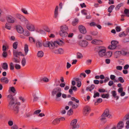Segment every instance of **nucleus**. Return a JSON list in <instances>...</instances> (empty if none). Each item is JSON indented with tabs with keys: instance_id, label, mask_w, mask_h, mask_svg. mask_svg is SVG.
<instances>
[{
	"instance_id": "1",
	"label": "nucleus",
	"mask_w": 129,
	"mask_h": 129,
	"mask_svg": "<svg viewBox=\"0 0 129 129\" xmlns=\"http://www.w3.org/2000/svg\"><path fill=\"white\" fill-rule=\"evenodd\" d=\"M8 98L10 100L9 103V106L10 108L12 109L15 114H17L19 110V106L16 105L14 101L15 99L13 96L11 94H9L8 96Z\"/></svg>"
},
{
	"instance_id": "2",
	"label": "nucleus",
	"mask_w": 129,
	"mask_h": 129,
	"mask_svg": "<svg viewBox=\"0 0 129 129\" xmlns=\"http://www.w3.org/2000/svg\"><path fill=\"white\" fill-rule=\"evenodd\" d=\"M63 44V42L60 40H58L54 41V42L47 41L43 43V45L44 46L46 47H49L51 49H53L55 47H57V45H61Z\"/></svg>"
},
{
	"instance_id": "3",
	"label": "nucleus",
	"mask_w": 129,
	"mask_h": 129,
	"mask_svg": "<svg viewBox=\"0 0 129 129\" xmlns=\"http://www.w3.org/2000/svg\"><path fill=\"white\" fill-rule=\"evenodd\" d=\"M13 54L14 57L12 58V59L13 61L15 63H19L20 62V58L19 56H24L21 52H18L15 50H13Z\"/></svg>"
},
{
	"instance_id": "4",
	"label": "nucleus",
	"mask_w": 129,
	"mask_h": 129,
	"mask_svg": "<svg viewBox=\"0 0 129 129\" xmlns=\"http://www.w3.org/2000/svg\"><path fill=\"white\" fill-rule=\"evenodd\" d=\"M60 30L59 32L60 36L62 37H66L68 35V28L67 26L64 25L60 27Z\"/></svg>"
},
{
	"instance_id": "5",
	"label": "nucleus",
	"mask_w": 129,
	"mask_h": 129,
	"mask_svg": "<svg viewBox=\"0 0 129 129\" xmlns=\"http://www.w3.org/2000/svg\"><path fill=\"white\" fill-rule=\"evenodd\" d=\"M98 54L100 57H102L105 55L106 52V48L104 47H100L98 48Z\"/></svg>"
},
{
	"instance_id": "6",
	"label": "nucleus",
	"mask_w": 129,
	"mask_h": 129,
	"mask_svg": "<svg viewBox=\"0 0 129 129\" xmlns=\"http://www.w3.org/2000/svg\"><path fill=\"white\" fill-rule=\"evenodd\" d=\"M77 121L76 119L73 120L71 122L70 125L72 129H77L79 127V124L77 123Z\"/></svg>"
},
{
	"instance_id": "7",
	"label": "nucleus",
	"mask_w": 129,
	"mask_h": 129,
	"mask_svg": "<svg viewBox=\"0 0 129 129\" xmlns=\"http://www.w3.org/2000/svg\"><path fill=\"white\" fill-rule=\"evenodd\" d=\"M17 18L22 22H25L26 24L28 23V20L24 16L20 14H17L16 15Z\"/></svg>"
},
{
	"instance_id": "8",
	"label": "nucleus",
	"mask_w": 129,
	"mask_h": 129,
	"mask_svg": "<svg viewBox=\"0 0 129 129\" xmlns=\"http://www.w3.org/2000/svg\"><path fill=\"white\" fill-rule=\"evenodd\" d=\"M118 43V42L117 41H112L111 42V45L109 46L108 48L110 49H115L116 48Z\"/></svg>"
},
{
	"instance_id": "9",
	"label": "nucleus",
	"mask_w": 129,
	"mask_h": 129,
	"mask_svg": "<svg viewBox=\"0 0 129 129\" xmlns=\"http://www.w3.org/2000/svg\"><path fill=\"white\" fill-rule=\"evenodd\" d=\"M6 19L8 22L10 23H14L16 20L15 18L10 15H8L7 16Z\"/></svg>"
},
{
	"instance_id": "10",
	"label": "nucleus",
	"mask_w": 129,
	"mask_h": 129,
	"mask_svg": "<svg viewBox=\"0 0 129 129\" xmlns=\"http://www.w3.org/2000/svg\"><path fill=\"white\" fill-rule=\"evenodd\" d=\"M102 116H105L108 118H111L112 117V116L110 113L108 109H106L102 114Z\"/></svg>"
},
{
	"instance_id": "11",
	"label": "nucleus",
	"mask_w": 129,
	"mask_h": 129,
	"mask_svg": "<svg viewBox=\"0 0 129 129\" xmlns=\"http://www.w3.org/2000/svg\"><path fill=\"white\" fill-rule=\"evenodd\" d=\"M79 43L80 46L83 47H86L88 45L87 41L85 40L80 41L79 42Z\"/></svg>"
},
{
	"instance_id": "12",
	"label": "nucleus",
	"mask_w": 129,
	"mask_h": 129,
	"mask_svg": "<svg viewBox=\"0 0 129 129\" xmlns=\"http://www.w3.org/2000/svg\"><path fill=\"white\" fill-rule=\"evenodd\" d=\"M79 29L81 33L83 34H85L87 31L84 26L82 25H80L79 26Z\"/></svg>"
},
{
	"instance_id": "13",
	"label": "nucleus",
	"mask_w": 129,
	"mask_h": 129,
	"mask_svg": "<svg viewBox=\"0 0 129 129\" xmlns=\"http://www.w3.org/2000/svg\"><path fill=\"white\" fill-rule=\"evenodd\" d=\"M61 88L59 87H57L54 89L52 91L51 93L52 95H54L57 93H58L59 92H61Z\"/></svg>"
},
{
	"instance_id": "14",
	"label": "nucleus",
	"mask_w": 129,
	"mask_h": 129,
	"mask_svg": "<svg viewBox=\"0 0 129 129\" xmlns=\"http://www.w3.org/2000/svg\"><path fill=\"white\" fill-rule=\"evenodd\" d=\"M16 29L17 31L20 34H22L24 32L23 28L22 26L18 25L16 26Z\"/></svg>"
},
{
	"instance_id": "15",
	"label": "nucleus",
	"mask_w": 129,
	"mask_h": 129,
	"mask_svg": "<svg viewBox=\"0 0 129 129\" xmlns=\"http://www.w3.org/2000/svg\"><path fill=\"white\" fill-rule=\"evenodd\" d=\"M90 109V108L88 106H86L83 109V114L85 116H87L89 113V111Z\"/></svg>"
},
{
	"instance_id": "16",
	"label": "nucleus",
	"mask_w": 129,
	"mask_h": 129,
	"mask_svg": "<svg viewBox=\"0 0 129 129\" xmlns=\"http://www.w3.org/2000/svg\"><path fill=\"white\" fill-rule=\"evenodd\" d=\"M1 81L5 84H7L9 82V80L6 77H3L0 79Z\"/></svg>"
},
{
	"instance_id": "17",
	"label": "nucleus",
	"mask_w": 129,
	"mask_h": 129,
	"mask_svg": "<svg viewBox=\"0 0 129 129\" xmlns=\"http://www.w3.org/2000/svg\"><path fill=\"white\" fill-rule=\"evenodd\" d=\"M58 6H56L54 12V17L55 18L57 19L58 15Z\"/></svg>"
},
{
	"instance_id": "18",
	"label": "nucleus",
	"mask_w": 129,
	"mask_h": 129,
	"mask_svg": "<svg viewBox=\"0 0 129 129\" xmlns=\"http://www.w3.org/2000/svg\"><path fill=\"white\" fill-rule=\"evenodd\" d=\"M123 127V123L122 121H119L118 123L117 127L118 129H121Z\"/></svg>"
},
{
	"instance_id": "19",
	"label": "nucleus",
	"mask_w": 129,
	"mask_h": 129,
	"mask_svg": "<svg viewBox=\"0 0 129 129\" xmlns=\"http://www.w3.org/2000/svg\"><path fill=\"white\" fill-rule=\"evenodd\" d=\"M27 28L30 30L34 31L35 29V27L32 25H27L26 26Z\"/></svg>"
},
{
	"instance_id": "20",
	"label": "nucleus",
	"mask_w": 129,
	"mask_h": 129,
	"mask_svg": "<svg viewBox=\"0 0 129 129\" xmlns=\"http://www.w3.org/2000/svg\"><path fill=\"white\" fill-rule=\"evenodd\" d=\"M112 94L113 96L115 98H116V100H117L119 99V97L118 96H116V91H115L113 90L112 91Z\"/></svg>"
},
{
	"instance_id": "21",
	"label": "nucleus",
	"mask_w": 129,
	"mask_h": 129,
	"mask_svg": "<svg viewBox=\"0 0 129 129\" xmlns=\"http://www.w3.org/2000/svg\"><path fill=\"white\" fill-rule=\"evenodd\" d=\"M59 119L58 118L55 119L52 122V124L54 125H56L59 124Z\"/></svg>"
},
{
	"instance_id": "22",
	"label": "nucleus",
	"mask_w": 129,
	"mask_h": 129,
	"mask_svg": "<svg viewBox=\"0 0 129 129\" xmlns=\"http://www.w3.org/2000/svg\"><path fill=\"white\" fill-rule=\"evenodd\" d=\"M24 50L25 52V55L27 54L28 51V46L26 44H25L24 45Z\"/></svg>"
},
{
	"instance_id": "23",
	"label": "nucleus",
	"mask_w": 129,
	"mask_h": 129,
	"mask_svg": "<svg viewBox=\"0 0 129 129\" xmlns=\"http://www.w3.org/2000/svg\"><path fill=\"white\" fill-rule=\"evenodd\" d=\"M102 42V41L100 40L94 39L91 41V43L94 44H99V43Z\"/></svg>"
},
{
	"instance_id": "24",
	"label": "nucleus",
	"mask_w": 129,
	"mask_h": 129,
	"mask_svg": "<svg viewBox=\"0 0 129 129\" xmlns=\"http://www.w3.org/2000/svg\"><path fill=\"white\" fill-rule=\"evenodd\" d=\"M44 55V53L42 51H40L38 52L37 55L38 56L39 58H41Z\"/></svg>"
},
{
	"instance_id": "25",
	"label": "nucleus",
	"mask_w": 129,
	"mask_h": 129,
	"mask_svg": "<svg viewBox=\"0 0 129 129\" xmlns=\"http://www.w3.org/2000/svg\"><path fill=\"white\" fill-rule=\"evenodd\" d=\"M2 68L6 70H7L8 69V66L7 63L5 62L3 63Z\"/></svg>"
},
{
	"instance_id": "26",
	"label": "nucleus",
	"mask_w": 129,
	"mask_h": 129,
	"mask_svg": "<svg viewBox=\"0 0 129 129\" xmlns=\"http://www.w3.org/2000/svg\"><path fill=\"white\" fill-rule=\"evenodd\" d=\"M112 55V52L111 51H109L105 52V55L106 56V57H111Z\"/></svg>"
},
{
	"instance_id": "27",
	"label": "nucleus",
	"mask_w": 129,
	"mask_h": 129,
	"mask_svg": "<svg viewBox=\"0 0 129 129\" xmlns=\"http://www.w3.org/2000/svg\"><path fill=\"white\" fill-rule=\"evenodd\" d=\"M78 19L77 18H75L72 22V24L73 26H75L78 24Z\"/></svg>"
},
{
	"instance_id": "28",
	"label": "nucleus",
	"mask_w": 129,
	"mask_h": 129,
	"mask_svg": "<svg viewBox=\"0 0 129 129\" xmlns=\"http://www.w3.org/2000/svg\"><path fill=\"white\" fill-rule=\"evenodd\" d=\"M36 45L37 48L41 47L42 46V43L39 41H37L36 43Z\"/></svg>"
},
{
	"instance_id": "29",
	"label": "nucleus",
	"mask_w": 129,
	"mask_h": 129,
	"mask_svg": "<svg viewBox=\"0 0 129 129\" xmlns=\"http://www.w3.org/2000/svg\"><path fill=\"white\" fill-rule=\"evenodd\" d=\"M114 7L115 6L114 5H112L110 6L108 8V12L110 13H111Z\"/></svg>"
},
{
	"instance_id": "30",
	"label": "nucleus",
	"mask_w": 129,
	"mask_h": 129,
	"mask_svg": "<svg viewBox=\"0 0 129 129\" xmlns=\"http://www.w3.org/2000/svg\"><path fill=\"white\" fill-rule=\"evenodd\" d=\"M121 55V51H116L115 52L114 55L116 58L120 56Z\"/></svg>"
},
{
	"instance_id": "31",
	"label": "nucleus",
	"mask_w": 129,
	"mask_h": 129,
	"mask_svg": "<svg viewBox=\"0 0 129 129\" xmlns=\"http://www.w3.org/2000/svg\"><path fill=\"white\" fill-rule=\"evenodd\" d=\"M9 23L8 22L6 23L5 25V27L7 29L10 30L11 29V27Z\"/></svg>"
},
{
	"instance_id": "32",
	"label": "nucleus",
	"mask_w": 129,
	"mask_h": 129,
	"mask_svg": "<svg viewBox=\"0 0 129 129\" xmlns=\"http://www.w3.org/2000/svg\"><path fill=\"white\" fill-rule=\"evenodd\" d=\"M123 3H121L118 4L115 7V9L116 10H118L120 8V7L123 6Z\"/></svg>"
},
{
	"instance_id": "33",
	"label": "nucleus",
	"mask_w": 129,
	"mask_h": 129,
	"mask_svg": "<svg viewBox=\"0 0 129 129\" xmlns=\"http://www.w3.org/2000/svg\"><path fill=\"white\" fill-rule=\"evenodd\" d=\"M26 60L25 57H23L21 63L23 66H24L26 64Z\"/></svg>"
},
{
	"instance_id": "34",
	"label": "nucleus",
	"mask_w": 129,
	"mask_h": 129,
	"mask_svg": "<svg viewBox=\"0 0 129 129\" xmlns=\"http://www.w3.org/2000/svg\"><path fill=\"white\" fill-rule=\"evenodd\" d=\"M102 101V99L101 98H99L97 99L96 102L94 103V105H98V103H101Z\"/></svg>"
},
{
	"instance_id": "35",
	"label": "nucleus",
	"mask_w": 129,
	"mask_h": 129,
	"mask_svg": "<svg viewBox=\"0 0 129 129\" xmlns=\"http://www.w3.org/2000/svg\"><path fill=\"white\" fill-rule=\"evenodd\" d=\"M85 39L88 40H92V37L90 35H87L85 36Z\"/></svg>"
},
{
	"instance_id": "36",
	"label": "nucleus",
	"mask_w": 129,
	"mask_h": 129,
	"mask_svg": "<svg viewBox=\"0 0 129 129\" xmlns=\"http://www.w3.org/2000/svg\"><path fill=\"white\" fill-rule=\"evenodd\" d=\"M101 96L103 98L108 99L109 97V95L108 94H102Z\"/></svg>"
},
{
	"instance_id": "37",
	"label": "nucleus",
	"mask_w": 129,
	"mask_h": 129,
	"mask_svg": "<svg viewBox=\"0 0 129 129\" xmlns=\"http://www.w3.org/2000/svg\"><path fill=\"white\" fill-rule=\"evenodd\" d=\"M18 45V43L17 42H15L13 43V48L15 49H16L17 48Z\"/></svg>"
},
{
	"instance_id": "38",
	"label": "nucleus",
	"mask_w": 129,
	"mask_h": 129,
	"mask_svg": "<svg viewBox=\"0 0 129 129\" xmlns=\"http://www.w3.org/2000/svg\"><path fill=\"white\" fill-rule=\"evenodd\" d=\"M29 41L31 43H32L33 42L35 43V39L32 37H29Z\"/></svg>"
},
{
	"instance_id": "39",
	"label": "nucleus",
	"mask_w": 129,
	"mask_h": 129,
	"mask_svg": "<svg viewBox=\"0 0 129 129\" xmlns=\"http://www.w3.org/2000/svg\"><path fill=\"white\" fill-rule=\"evenodd\" d=\"M10 69L11 70H13L14 69V65L13 63L12 62L10 63L9 64Z\"/></svg>"
},
{
	"instance_id": "40",
	"label": "nucleus",
	"mask_w": 129,
	"mask_h": 129,
	"mask_svg": "<svg viewBox=\"0 0 129 129\" xmlns=\"http://www.w3.org/2000/svg\"><path fill=\"white\" fill-rule=\"evenodd\" d=\"M123 42L124 43L129 42V38H124L122 40Z\"/></svg>"
},
{
	"instance_id": "41",
	"label": "nucleus",
	"mask_w": 129,
	"mask_h": 129,
	"mask_svg": "<svg viewBox=\"0 0 129 129\" xmlns=\"http://www.w3.org/2000/svg\"><path fill=\"white\" fill-rule=\"evenodd\" d=\"M23 34L25 36H28L30 35V33L28 31L26 30L24 32Z\"/></svg>"
},
{
	"instance_id": "42",
	"label": "nucleus",
	"mask_w": 129,
	"mask_h": 129,
	"mask_svg": "<svg viewBox=\"0 0 129 129\" xmlns=\"http://www.w3.org/2000/svg\"><path fill=\"white\" fill-rule=\"evenodd\" d=\"M77 57L78 58H80L83 57V55L80 53L78 52L77 53Z\"/></svg>"
},
{
	"instance_id": "43",
	"label": "nucleus",
	"mask_w": 129,
	"mask_h": 129,
	"mask_svg": "<svg viewBox=\"0 0 129 129\" xmlns=\"http://www.w3.org/2000/svg\"><path fill=\"white\" fill-rule=\"evenodd\" d=\"M58 54H62L63 53L64 51L61 48H60L58 49Z\"/></svg>"
},
{
	"instance_id": "44",
	"label": "nucleus",
	"mask_w": 129,
	"mask_h": 129,
	"mask_svg": "<svg viewBox=\"0 0 129 129\" xmlns=\"http://www.w3.org/2000/svg\"><path fill=\"white\" fill-rule=\"evenodd\" d=\"M10 89V91L13 93H15L16 91L15 88L14 87H11L9 88Z\"/></svg>"
},
{
	"instance_id": "45",
	"label": "nucleus",
	"mask_w": 129,
	"mask_h": 129,
	"mask_svg": "<svg viewBox=\"0 0 129 129\" xmlns=\"http://www.w3.org/2000/svg\"><path fill=\"white\" fill-rule=\"evenodd\" d=\"M21 10L22 12L25 14H28V13L27 12V11L25 9L22 8Z\"/></svg>"
},
{
	"instance_id": "46",
	"label": "nucleus",
	"mask_w": 129,
	"mask_h": 129,
	"mask_svg": "<svg viewBox=\"0 0 129 129\" xmlns=\"http://www.w3.org/2000/svg\"><path fill=\"white\" fill-rule=\"evenodd\" d=\"M15 68L17 70H19L21 69V66L19 64H15Z\"/></svg>"
},
{
	"instance_id": "47",
	"label": "nucleus",
	"mask_w": 129,
	"mask_h": 129,
	"mask_svg": "<svg viewBox=\"0 0 129 129\" xmlns=\"http://www.w3.org/2000/svg\"><path fill=\"white\" fill-rule=\"evenodd\" d=\"M41 81H43L44 82H47L49 81V79L45 77L41 79Z\"/></svg>"
},
{
	"instance_id": "48",
	"label": "nucleus",
	"mask_w": 129,
	"mask_h": 129,
	"mask_svg": "<svg viewBox=\"0 0 129 129\" xmlns=\"http://www.w3.org/2000/svg\"><path fill=\"white\" fill-rule=\"evenodd\" d=\"M123 35L124 36H126V35L124 33V32L120 33L119 34V36L120 37H122Z\"/></svg>"
},
{
	"instance_id": "49",
	"label": "nucleus",
	"mask_w": 129,
	"mask_h": 129,
	"mask_svg": "<svg viewBox=\"0 0 129 129\" xmlns=\"http://www.w3.org/2000/svg\"><path fill=\"white\" fill-rule=\"evenodd\" d=\"M129 119V113L126 114L125 116L124 117L123 120H125Z\"/></svg>"
},
{
	"instance_id": "50",
	"label": "nucleus",
	"mask_w": 129,
	"mask_h": 129,
	"mask_svg": "<svg viewBox=\"0 0 129 129\" xmlns=\"http://www.w3.org/2000/svg\"><path fill=\"white\" fill-rule=\"evenodd\" d=\"M18 127L17 125L16 124H14L11 127V129H18Z\"/></svg>"
},
{
	"instance_id": "51",
	"label": "nucleus",
	"mask_w": 129,
	"mask_h": 129,
	"mask_svg": "<svg viewBox=\"0 0 129 129\" xmlns=\"http://www.w3.org/2000/svg\"><path fill=\"white\" fill-rule=\"evenodd\" d=\"M79 106V105L77 104H73L72 105V107L73 109H76Z\"/></svg>"
},
{
	"instance_id": "52",
	"label": "nucleus",
	"mask_w": 129,
	"mask_h": 129,
	"mask_svg": "<svg viewBox=\"0 0 129 129\" xmlns=\"http://www.w3.org/2000/svg\"><path fill=\"white\" fill-rule=\"evenodd\" d=\"M121 52V55H125L127 54V53H127L126 52L124 51H122Z\"/></svg>"
},
{
	"instance_id": "53",
	"label": "nucleus",
	"mask_w": 129,
	"mask_h": 129,
	"mask_svg": "<svg viewBox=\"0 0 129 129\" xmlns=\"http://www.w3.org/2000/svg\"><path fill=\"white\" fill-rule=\"evenodd\" d=\"M118 80L121 83H123L124 81V80L123 78L121 77H120L118 78Z\"/></svg>"
},
{
	"instance_id": "54",
	"label": "nucleus",
	"mask_w": 129,
	"mask_h": 129,
	"mask_svg": "<svg viewBox=\"0 0 129 129\" xmlns=\"http://www.w3.org/2000/svg\"><path fill=\"white\" fill-rule=\"evenodd\" d=\"M41 112V110H36L35 111L34 114H39Z\"/></svg>"
},
{
	"instance_id": "55",
	"label": "nucleus",
	"mask_w": 129,
	"mask_h": 129,
	"mask_svg": "<svg viewBox=\"0 0 129 129\" xmlns=\"http://www.w3.org/2000/svg\"><path fill=\"white\" fill-rule=\"evenodd\" d=\"M8 123L9 126H12L13 124V122L12 120H9L8 121Z\"/></svg>"
},
{
	"instance_id": "56",
	"label": "nucleus",
	"mask_w": 129,
	"mask_h": 129,
	"mask_svg": "<svg viewBox=\"0 0 129 129\" xmlns=\"http://www.w3.org/2000/svg\"><path fill=\"white\" fill-rule=\"evenodd\" d=\"M115 29L117 32H118L120 31L121 30V28L119 26H116L115 28Z\"/></svg>"
},
{
	"instance_id": "57",
	"label": "nucleus",
	"mask_w": 129,
	"mask_h": 129,
	"mask_svg": "<svg viewBox=\"0 0 129 129\" xmlns=\"http://www.w3.org/2000/svg\"><path fill=\"white\" fill-rule=\"evenodd\" d=\"M81 12L83 14L85 15H86L87 14L86 11L85 9H83L82 10Z\"/></svg>"
},
{
	"instance_id": "58",
	"label": "nucleus",
	"mask_w": 129,
	"mask_h": 129,
	"mask_svg": "<svg viewBox=\"0 0 129 129\" xmlns=\"http://www.w3.org/2000/svg\"><path fill=\"white\" fill-rule=\"evenodd\" d=\"M106 119V118L105 116H102V114L101 115V117L100 118V120L101 121H103L105 120Z\"/></svg>"
},
{
	"instance_id": "59",
	"label": "nucleus",
	"mask_w": 129,
	"mask_h": 129,
	"mask_svg": "<svg viewBox=\"0 0 129 129\" xmlns=\"http://www.w3.org/2000/svg\"><path fill=\"white\" fill-rule=\"evenodd\" d=\"M2 55L3 57H6L8 55L7 52L5 51H4Z\"/></svg>"
},
{
	"instance_id": "60",
	"label": "nucleus",
	"mask_w": 129,
	"mask_h": 129,
	"mask_svg": "<svg viewBox=\"0 0 129 129\" xmlns=\"http://www.w3.org/2000/svg\"><path fill=\"white\" fill-rule=\"evenodd\" d=\"M73 111L71 109L69 110L67 114L69 115H71L72 113H73Z\"/></svg>"
},
{
	"instance_id": "61",
	"label": "nucleus",
	"mask_w": 129,
	"mask_h": 129,
	"mask_svg": "<svg viewBox=\"0 0 129 129\" xmlns=\"http://www.w3.org/2000/svg\"><path fill=\"white\" fill-rule=\"evenodd\" d=\"M100 96V94L98 92H96V93H94L93 95V97L95 98L96 97H99Z\"/></svg>"
},
{
	"instance_id": "62",
	"label": "nucleus",
	"mask_w": 129,
	"mask_h": 129,
	"mask_svg": "<svg viewBox=\"0 0 129 129\" xmlns=\"http://www.w3.org/2000/svg\"><path fill=\"white\" fill-rule=\"evenodd\" d=\"M62 95L61 93L60 92H59L56 94V96L57 98H59Z\"/></svg>"
},
{
	"instance_id": "63",
	"label": "nucleus",
	"mask_w": 129,
	"mask_h": 129,
	"mask_svg": "<svg viewBox=\"0 0 129 129\" xmlns=\"http://www.w3.org/2000/svg\"><path fill=\"white\" fill-rule=\"evenodd\" d=\"M129 12V10L127 9H125L124 11V13L125 15L127 14Z\"/></svg>"
},
{
	"instance_id": "64",
	"label": "nucleus",
	"mask_w": 129,
	"mask_h": 129,
	"mask_svg": "<svg viewBox=\"0 0 129 129\" xmlns=\"http://www.w3.org/2000/svg\"><path fill=\"white\" fill-rule=\"evenodd\" d=\"M34 97V99L33 100L34 101H37L38 99V97L35 96V94L33 95Z\"/></svg>"
}]
</instances>
